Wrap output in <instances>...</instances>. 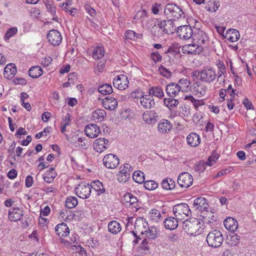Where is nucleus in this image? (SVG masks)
I'll list each match as a JSON object with an SVG mask.
<instances>
[{
	"label": "nucleus",
	"mask_w": 256,
	"mask_h": 256,
	"mask_svg": "<svg viewBox=\"0 0 256 256\" xmlns=\"http://www.w3.org/2000/svg\"><path fill=\"white\" fill-rule=\"evenodd\" d=\"M164 15L169 19H182L185 18V14L180 7L169 4L166 5L164 10Z\"/></svg>",
	"instance_id": "nucleus-1"
},
{
	"label": "nucleus",
	"mask_w": 256,
	"mask_h": 256,
	"mask_svg": "<svg viewBox=\"0 0 256 256\" xmlns=\"http://www.w3.org/2000/svg\"><path fill=\"white\" fill-rule=\"evenodd\" d=\"M206 242L208 246L211 247L219 248L224 242V236L220 231L214 230L208 234Z\"/></svg>",
	"instance_id": "nucleus-2"
},
{
	"label": "nucleus",
	"mask_w": 256,
	"mask_h": 256,
	"mask_svg": "<svg viewBox=\"0 0 256 256\" xmlns=\"http://www.w3.org/2000/svg\"><path fill=\"white\" fill-rule=\"evenodd\" d=\"M200 224L197 220L192 221L186 220L183 222V228L186 232L191 236H197L200 234L202 230Z\"/></svg>",
	"instance_id": "nucleus-3"
},
{
	"label": "nucleus",
	"mask_w": 256,
	"mask_h": 256,
	"mask_svg": "<svg viewBox=\"0 0 256 256\" xmlns=\"http://www.w3.org/2000/svg\"><path fill=\"white\" fill-rule=\"evenodd\" d=\"M148 228V224L145 220H144L142 218L140 220H137L134 224V231H130V234L133 235L136 239L134 240V242L137 244L140 240H141V238H138L136 236L137 234H140L142 235H146V233L147 232Z\"/></svg>",
	"instance_id": "nucleus-4"
},
{
	"label": "nucleus",
	"mask_w": 256,
	"mask_h": 256,
	"mask_svg": "<svg viewBox=\"0 0 256 256\" xmlns=\"http://www.w3.org/2000/svg\"><path fill=\"white\" fill-rule=\"evenodd\" d=\"M173 212L178 220H182L191 214V211L188 206L184 203L175 205L173 208Z\"/></svg>",
	"instance_id": "nucleus-5"
},
{
	"label": "nucleus",
	"mask_w": 256,
	"mask_h": 256,
	"mask_svg": "<svg viewBox=\"0 0 256 256\" xmlns=\"http://www.w3.org/2000/svg\"><path fill=\"white\" fill-rule=\"evenodd\" d=\"M133 168L130 164L125 163L120 167L116 179L120 182L124 183L130 178Z\"/></svg>",
	"instance_id": "nucleus-6"
},
{
	"label": "nucleus",
	"mask_w": 256,
	"mask_h": 256,
	"mask_svg": "<svg viewBox=\"0 0 256 256\" xmlns=\"http://www.w3.org/2000/svg\"><path fill=\"white\" fill-rule=\"evenodd\" d=\"M192 38L193 42L202 46L206 45L208 40L207 34L200 30H196L193 32Z\"/></svg>",
	"instance_id": "nucleus-7"
},
{
	"label": "nucleus",
	"mask_w": 256,
	"mask_h": 256,
	"mask_svg": "<svg viewBox=\"0 0 256 256\" xmlns=\"http://www.w3.org/2000/svg\"><path fill=\"white\" fill-rule=\"evenodd\" d=\"M74 190L77 196L82 199H86L89 198L91 193L90 185L86 182L80 184Z\"/></svg>",
	"instance_id": "nucleus-8"
},
{
	"label": "nucleus",
	"mask_w": 256,
	"mask_h": 256,
	"mask_svg": "<svg viewBox=\"0 0 256 256\" xmlns=\"http://www.w3.org/2000/svg\"><path fill=\"white\" fill-rule=\"evenodd\" d=\"M200 78L202 82H210L216 78V72L212 68H204L198 72Z\"/></svg>",
	"instance_id": "nucleus-9"
},
{
	"label": "nucleus",
	"mask_w": 256,
	"mask_h": 256,
	"mask_svg": "<svg viewBox=\"0 0 256 256\" xmlns=\"http://www.w3.org/2000/svg\"><path fill=\"white\" fill-rule=\"evenodd\" d=\"M109 140L105 138H100L94 140L93 144V148L94 150L98 152H102L107 150L110 146Z\"/></svg>",
	"instance_id": "nucleus-10"
},
{
	"label": "nucleus",
	"mask_w": 256,
	"mask_h": 256,
	"mask_svg": "<svg viewBox=\"0 0 256 256\" xmlns=\"http://www.w3.org/2000/svg\"><path fill=\"white\" fill-rule=\"evenodd\" d=\"M182 50L184 54H199L202 52L203 47L195 42H193L182 46Z\"/></svg>",
	"instance_id": "nucleus-11"
},
{
	"label": "nucleus",
	"mask_w": 256,
	"mask_h": 256,
	"mask_svg": "<svg viewBox=\"0 0 256 256\" xmlns=\"http://www.w3.org/2000/svg\"><path fill=\"white\" fill-rule=\"evenodd\" d=\"M103 162L106 167L110 169L116 168L119 164L118 157L112 154L105 156L103 158Z\"/></svg>",
	"instance_id": "nucleus-12"
},
{
	"label": "nucleus",
	"mask_w": 256,
	"mask_h": 256,
	"mask_svg": "<svg viewBox=\"0 0 256 256\" xmlns=\"http://www.w3.org/2000/svg\"><path fill=\"white\" fill-rule=\"evenodd\" d=\"M193 178L188 172H182L178 178V184L182 188H188L192 185Z\"/></svg>",
	"instance_id": "nucleus-13"
},
{
	"label": "nucleus",
	"mask_w": 256,
	"mask_h": 256,
	"mask_svg": "<svg viewBox=\"0 0 256 256\" xmlns=\"http://www.w3.org/2000/svg\"><path fill=\"white\" fill-rule=\"evenodd\" d=\"M128 77L124 74H120L115 77L113 80L114 86L119 90H124L128 88Z\"/></svg>",
	"instance_id": "nucleus-14"
},
{
	"label": "nucleus",
	"mask_w": 256,
	"mask_h": 256,
	"mask_svg": "<svg viewBox=\"0 0 256 256\" xmlns=\"http://www.w3.org/2000/svg\"><path fill=\"white\" fill-rule=\"evenodd\" d=\"M176 32L180 39L187 40L192 38L194 31L190 26L185 25L178 27Z\"/></svg>",
	"instance_id": "nucleus-15"
},
{
	"label": "nucleus",
	"mask_w": 256,
	"mask_h": 256,
	"mask_svg": "<svg viewBox=\"0 0 256 256\" xmlns=\"http://www.w3.org/2000/svg\"><path fill=\"white\" fill-rule=\"evenodd\" d=\"M24 216V210L18 207H12L8 210V219L11 222L20 220Z\"/></svg>",
	"instance_id": "nucleus-16"
},
{
	"label": "nucleus",
	"mask_w": 256,
	"mask_h": 256,
	"mask_svg": "<svg viewBox=\"0 0 256 256\" xmlns=\"http://www.w3.org/2000/svg\"><path fill=\"white\" fill-rule=\"evenodd\" d=\"M49 42L54 46L60 45L62 40V36L57 30H52L49 31L47 34Z\"/></svg>",
	"instance_id": "nucleus-17"
},
{
	"label": "nucleus",
	"mask_w": 256,
	"mask_h": 256,
	"mask_svg": "<svg viewBox=\"0 0 256 256\" xmlns=\"http://www.w3.org/2000/svg\"><path fill=\"white\" fill-rule=\"evenodd\" d=\"M86 135L90 138H96L100 133V128L95 124H90L84 128Z\"/></svg>",
	"instance_id": "nucleus-18"
},
{
	"label": "nucleus",
	"mask_w": 256,
	"mask_h": 256,
	"mask_svg": "<svg viewBox=\"0 0 256 256\" xmlns=\"http://www.w3.org/2000/svg\"><path fill=\"white\" fill-rule=\"evenodd\" d=\"M175 26L171 19L161 22V30H163L164 33L168 34H172L176 30Z\"/></svg>",
	"instance_id": "nucleus-19"
},
{
	"label": "nucleus",
	"mask_w": 256,
	"mask_h": 256,
	"mask_svg": "<svg viewBox=\"0 0 256 256\" xmlns=\"http://www.w3.org/2000/svg\"><path fill=\"white\" fill-rule=\"evenodd\" d=\"M240 37L239 32L235 29L230 28L225 33L224 38L228 41L234 42L238 41Z\"/></svg>",
	"instance_id": "nucleus-20"
},
{
	"label": "nucleus",
	"mask_w": 256,
	"mask_h": 256,
	"mask_svg": "<svg viewBox=\"0 0 256 256\" xmlns=\"http://www.w3.org/2000/svg\"><path fill=\"white\" fill-rule=\"evenodd\" d=\"M187 144L192 147H196L200 143V136L196 132H191L186 136Z\"/></svg>",
	"instance_id": "nucleus-21"
},
{
	"label": "nucleus",
	"mask_w": 256,
	"mask_h": 256,
	"mask_svg": "<svg viewBox=\"0 0 256 256\" xmlns=\"http://www.w3.org/2000/svg\"><path fill=\"white\" fill-rule=\"evenodd\" d=\"M102 104L105 108L112 110L117 107L118 102L112 97H106L102 100Z\"/></svg>",
	"instance_id": "nucleus-22"
},
{
	"label": "nucleus",
	"mask_w": 256,
	"mask_h": 256,
	"mask_svg": "<svg viewBox=\"0 0 256 256\" xmlns=\"http://www.w3.org/2000/svg\"><path fill=\"white\" fill-rule=\"evenodd\" d=\"M193 205L196 210H199L202 212L208 208L206 200L202 197L196 198L194 202Z\"/></svg>",
	"instance_id": "nucleus-23"
},
{
	"label": "nucleus",
	"mask_w": 256,
	"mask_h": 256,
	"mask_svg": "<svg viewBox=\"0 0 256 256\" xmlns=\"http://www.w3.org/2000/svg\"><path fill=\"white\" fill-rule=\"evenodd\" d=\"M225 228L230 232H235L238 228V223L234 218L228 217L224 222Z\"/></svg>",
	"instance_id": "nucleus-24"
},
{
	"label": "nucleus",
	"mask_w": 256,
	"mask_h": 256,
	"mask_svg": "<svg viewBox=\"0 0 256 256\" xmlns=\"http://www.w3.org/2000/svg\"><path fill=\"white\" fill-rule=\"evenodd\" d=\"M56 234L60 236H67L70 234V230L66 224L60 223L55 228Z\"/></svg>",
	"instance_id": "nucleus-25"
},
{
	"label": "nucleus",
	"mask_w": 256,
	"mask_h": 256,
	"mask_svg": "<svg viewBox=\"0 0 256 256\" xmlns=\"http://www.w3.org/2000/svg\"><path fill=\"white\" fill-rule=\"evenodd\" d=\"M16 72V68L14 64H7L4 71V78L8 79H11L14 78Z\"/></svg>",
	"instance_id": "nucleus-26"
},
{
	"label": "nucleus",
	"mask_w": 256,
	"mask_h": 256,
	"mask_svg": "<svg viewBox=\"0 0 256 256\" xmlns=\"http://www.w3.org/2000/svg\"><path fill=\"white\" fill-rule=\"evenodd\" d=\"M177 84L180 91L182 92H188L191 88L190 80L186 78L178 80Z\"/></svg>",
	"instance_id": "nucleus-27"
},
{
	"label": "nucleus",
	"mask_w": 256,
	"mask_h": 256,
	"mask_svg": "<svg viewBox=\"0 0 256 256\" xmlns=\"http://www.w3.org/2000/svg\"><path fill=\"white\" fill-rule=\"evenodd\" d=\"M152 96L150 95H144L141 96L140 102L142 106L145 108H150L153 106L155 103L154 99H152Z\"/></svg>",
	"instance_id": "nucleus-28"
},
{
	"label": "nucleus",
	"mask_w": 256,
	"mask_h": 256,
	"mask_svg": "<svg viewBox=\"0 0 256 256\" xmlns=\"http://www.w3.org/2000/svg\"><path fill=\"white\" fill-rule=\"evenodd\" d=\"M178 219L176 218L169 217L165 219L164 226L168 230H172L176 228L178 226Z\"/></svg>",
	"instance_id": "nucleus-29"
},
{
	"label": "nucleus",
	"mask_w": 256,
	"mask_h": 256,
	"mask_svg": "<svg viewBox=\"0 0 256 256\" xmlns=\"http://www.w3.org/2000/svg\"><path fill=\"white\" fill-rule=\"evenodd\" d=\"M175 182L170 178L164 179L161 182V187L164 190H171L174 188Z\"/></svg>",
	"instance_id": "nucleus-30"
},
{
	"label": "nucleus",
	"mask_w": 256,
	"mask_h": 256,
	"mask_svg": "<svg viewBox=\"0 0 256 256\" xmlns=\"http://www.w3.org/2000/svg\"><path fill=\"white\" fill-rule=\"evenodd\" d=\"M108 230L112 234H116L122 230L120 224L116 220L110 221L108 224Z\"/></svg>",
	"instance_id": "nucleus-31"
},
{
	"label": "nucleus",
	"mask_w": 256,
	"mask_h": 256,
	"mask_svg": "<svg viewBox=\"0 0 256 256\" xmlns=\"http://www.w3.org/2000/svg\"><path fill=\"white\" fill-rule=\"evenodd\" d=\"M90 185V190L93 188L95 190L98 195H100L105 192V189L104 186L100 182L99 180H94L92 182Z\"/></svg>",
	"instance_id": "nucleus-32"
},
{
	"label": "nucleus",
	"mask_w": 256,
	"mask_h": 256,
	"mask_svg": "<svg viewBox=\"0 0 256 256\" xmlns=\"http://www.w3.org/2000/svg\"><path fill=\"white\" fill-rule=\"evenodd\" d=\"M184 100H187L192 103L194 108L196 110H198L200 106H204L205 104L204 100L196 99L191 95L186 96Z\"/></svg>",
	"instance_id": "nucleus-33"
},
{
	"label": "nucleus",
	"mask_w": 256,
	"mask_h": 256,
	"mask_svg": "<svg viewBox=\"0 0 256 256\" xmlns=\"http://www.w3.org/2000/svg\"><path fill=\"white\" fill-rule=\"evenodd\" d=\"M156 116L154 111H146L143 114V119L147 123H154L156 121Z\"/></svg>",
	"instance_id": "nucleus-34"
},
{
	"label": "nucleus",
	"mask_w": 256,
	"mask_h": 256,
	"mask_svg": "<svg viewBox=\"0 0 256 256\" xmlns=\"http://www.w3.org/2000/svg\"><path fill=\"white\" fill-rule=\"evenodd\" d=\"M56 176V173L54 170V168H50L46 170L44 177V180L48 183H51Z\"/></svg>",
	"instance_id": "nucleus-35"
},
{
	"label": "nucleus",
	"mask_w": 256,
	"mask_h": 256,
	"mask_svg": "<svg viewBox=\"0 0 256 256\" xmlns=\"http://www.w3.org/2000/svg\"><path fill=\"white\" fill-rule=\"evenodd\" d=\"M166 91L170 96L173 97L178 94L180 90L177 84H171L166 86Z\"/></svg>",
	"instance_id": "nucleus-36"
},
{
	"label": "nucleus",
	"mask_w": 256,
	"mask_h": 256,
	"mask_svg": "<svg viewBox=\"0 0 256 256\" xmlns=\"http://www.w3.org/2000/svg\"><path fill=\"white\" fill-rule=\"evenodd\" d=\"M43 71L39 66H34L28 70V74L32 78H37L42 75Z\"/></svg>",
	"instance_id": "nucleus-37"
},
{
	"label": "nucleus",
	"mask_w": 256,
	"mask_h": 256,
	"mask_svg": "<svg viewBox=\"0 0 256 256\" xmlns=\"http://www.w3.org/2000/svg\"><path fill=\"white\" fill-rule=\"evenodd\" d=\"M106 114L104 110L98 109L92 112V118L94 121L101 122L104 120Z\"/></svg>",
	"instance_id": "nucleus-38"
},
{
	"label": "nucleus",
	"mask_w": 256,
	"mask_h": 256,
	"mask_svg": "<svg viewBox=\"0 0 256 256\" xmlns=\"http://www.w3.org/2000/svg\"><path fill=\"white\" fill-rule=\"evenodd\" d=\"M104 50L102 46H97L93 50L92 58L95 60H99L104 56Z\"/></svg>",
	"instance_id": "nucleus-39"
},
{
	"label": "nucleus",
	"mask_w": 256,
	"mask_h": 256,
	"mask_svg": "<svg viewBox=\"0 0 256 256\" xmlns=\"http://www.w3.org/2000/svg\"><path fill=\"white\" fill-rule=\"evenodd\" d=\"M98 92L102 94H109L112 93V88L110 84H105L100 85L98 88Z\"/></svg>",
	"instance_id": "nucleus-40"
},
{
	"label": "nucleus",
	"mask_w": 256,
	"mask_h": 256,
	"mask_svg": "<svg viewBox=\"0 0 256 256\" xmlns=\"http://www.w3.org/2000/svg\"><path fill=\"white\" fill-rule=\"evenodd\" d=\"M158 236V230L155 226H152L150 228H148L147 232L146 233V238L148 240H154Z\"/></svg>",
	"instance_id": "nucleus-41"
},
{
	"label": "nucleus",
	"mask_w": 256,
	"mask_h": 256,
	"mask_svg": "<svg viewBox=\"0 0 256 256\" xmlns=\"http://www.w3.org/2000/svg\"><path fill=\"white\" fill-rule=\"evenodd\" d=\"M78 203V199L76 197L69 196L66 200L65 206L68 208H72L76 206Z\"/></svg>",
	"instance_id": "nucleus-42"
},
{
	"label": "nucleus",
	"mask_w": 256,
	"mask_h": 256,
	"mask_svg": "<svg viewBox=\"0 0 256 256\" xmlns=\"http://www.w3.org/2000/svg\"><path fill=\"white\" fill-rule=\"evenodd\" d=\"M133 180L136 182L142 184L144 181V176L143 172L140 170L134 172L132 174Z\"/></svg>",
	"instance_id": "nucleus-43"
},
{
	"label": "nucleus",
	"mask_w": 256,
	"mask_h": 256,
	"mask_svg": "<svg viewBox=\"0 0 256 256\" xmlns=\"http://www.w3.org/2000/svg\"><path fill=\"white\" fill-rule=\"evenodd\" d=\"M172 128V124L169 120L165 119L161 120V132L167 133Z\"/></svg>",
	"instance_id": "nucleus-44"
},
{
	"label": "nucleus",
	"mask_w": 256,
	"mask_h": 256,
	"mask_svg": "<svg viewBox=\"0 0 256 256\" xmlns=\"http://www.w3.org/2000/svg\"><path fill=\"white\" fill-rule=\"evenodd\" d=\"M150 220L154 222H158L160 220V212L156 209H152L150 212Z\"/></svg>",
	"instance_id": "nucleus-45"
},
{
	"label": "nucleus",
	"mask_w": 256,
	"mask_h": 256,
	"mask_svg": "<svg viewBox=\"0 0 256 256\" xmlns=\"http://www.w3.org/2000/svg\"><path fill=\"white\" fill-rule=\"evenodd\" d=\"M220 2L218 0H209L207 3L208 9L210 11L216 12L220 6Z\"/></svg>",
	"instance_id": "nucleus-46"
},
{
	"label": "nucleus",
	"mask_w": 256,
	"mask_h": 256,
	"mask_svg": "<svg viewBox=\"0 0 256 256\" xmlns=\"http://www.w3.org/2000/svg\"><path fill=\"white\" fill-rule=\"evenodd\" d=\"M206 87L204 85L196 84L194 86V92L198 97L204 96L206 93Z\"/></svg>",
	"instance_id": "nucleus-47"
},
{
	"label": "nucleus",
	"mask_w": 256,
	"mask_h": 256,
	"mask_svg": "<svg viewBox=\"0 0 256 256\" xmlns=\"http://www.w3.org/2000/svg\"><path fill=\"white\" fill-rule=\"evenodd\" d=\"M164 104L168 108L171 109L173 107L176 106L178 102L172 98H165L164 99Z\"/></svg>",
	"instance_id": "nucleus-48"
},
{
	"label": "nucleus",
	"mask_w": 256,
	"mask_h": 256,
	"mask_svg": "<svg viewBox=\"0 0 256 256\" xmlns=\"http://www.w3.org/2000/svg\"><path fill=\"white\" fill-rule=\"evenodd\" d=\"M78 140V145L80 148L82 150H87L90 144L88 140L85 138L78 137L76 136Z\"/></svg>",
	"instance_id": "nucleus-49"
},
{
	"label": "nucleus",
	"mask_w": 256,
	"mask_h": 256,
	"mask_svg": "<svg viewBox=\"0 0 256 256\" xmlns=\"http://www.w3.org/2000/svg\"><path fill=\"white\" fill-rule=\"evenodd\" d=\"M219 156H220L217 152H213L211 156L208 158V161L206 162V166H213L216 162Z\"/></svg>",
	"instance_id": "nucleus-50"
},
{
	"label": "nucleus",
	"mask_w": 256,
	"mask_h": 256,
	"mask_svg": "<svg viewBox=\"0 0 256 256\" xmlns=\"http://www.w3.org/2000/svg\"><path fill=\"white\" fill-rule=\"evenodd\" d=\"M206 162H205L204 161H200L195 164L194 170L196 172H202L206 170Z\"/></svg>",
	"instance_id": "nucleus-51"
},
{
	"label": "nucleus",
	"mask_w": 256,
	"mask_h": 256,
	"mask_svg": "<svg viewBox=\"0 0 256 256\" xmlns=\"http://www.w3.org/2000/svg\"><path fill=\"white\" fill-rule=\"evenodd\" d=\"M125 36L126 38L135 40L140 38L141 34H138L134 31L128 30L126 32Z\"/></svg>",
	"instance_id": "nucleus-52"
},
{
	"label": "nucleus",
	"mask_w": 256,
	"mask_h": 256,
	"mask_svg": "<svg viewBox=\"0 0 256 256\" xmlns=\"http://www.w3.org/2000/svg\"><path fill=\"white\" fill-rule=\"evenodd\" d=\"M46 7L48 12H50L52 16V20H57L58 17L56 14V12L55 7L52 4H46Z\"/></svg>",
	"instance_id": "nucleus-53"
},
{
	"label": "nucleus",
	"mask_w": 256,
	"mask_h": 256,
	"mask_svg": "<svg viewBox=\"0 0 256 256\" xmlns=\"http://www.w3.org/2000/svg\"><path fill=\"white\" fill-rule=\"evenodd\" d=\"M158 186V184L153 180H147L144 182V188L148 190H154Z\"/></svg>",
	"instance_id": "nucleus-54"
},
{
	"label": "nucleus",
	"mask_w": 256,
	"mask_h": 256,
	"mask_svg": "<svg viewBox=\"0 0 256 256\" xmlns=\"http://www.w3.org/2000/svg\"><path fill=\"white\" fill-rule=\"evenodd\" d=\"M18 32V28L16 27H13L8 30L5 34L4 38L6 40H8L11 37L14 36Z\"/></svg>",
	"instance_id": "nucleus-55"
},
{
	"label": "nucleus",
	"mask_w": 256,
	"mask_h": 256,
	"mask_svg": "<svg viewBox=\"0 0 256 256\" xmlns=\"http://www.w3.org/2000/svg\"><path fill=\"white\" fill-rule=\"evenodd\" d=\"M217 66L220 69V71L218 72V79H220L222 76V74H224L225 70V66L222 61H218L217 63Z\"/></svg>",
	"instance_id": "nucleus-56"
},
{
	"label": "nucleus",
	"mask_w": 256,
	"mask_h": 256,
	"mask_svg": "<svg viewBox=\"0 0 256 256\" xmlns=\"http://www.w3.org/2000/svg\"><path fill=\"white\" fill-rule=\"evenodd\" d=\"M146 238H144V239L142 242L140 246V248L144 251L142 252H146L149 250V246H148V240Z\"/></svg>",
	"instance_id": "nucleus-57"
},
{
	"label": "nucleus",
	"mask_w": 256,
	"mask_h": 256,
	"mask_svg": "<svg viewBox=\"0 0 256 256\" xmlns=\"http://www.w3.org/2000/svg\"><path fill=\"white\" fill-rule=\"evenodd\" d=\"M149 95L158 98L160 95V88L158 87H152L149 90Z\"/></svg>",
	"instance_id": "nucleus-58"
},
{
	"label": "nucleus",
	"mask_w": 256,
	"mask_h": 256,
	"mask_svg": "<svg viewBox=\"0 0 256 256\" xmlns=\"http://www.w3.org/2000/svg\"><path fill=\"white\" fill-rule=\"evenodd\" d=\"M84 10L92 17H94L96 15V11L94 9L92 8L89 4H86L84 6Z\"/></svg>",
	"instance_id": "nucleus-59"
},
{
	"label": "nucleus",
	"mask_w": 256,
	"mask_h": 256,
	"mask_svg": "<svg viewBox=\"0 0 256 256\" xmlns=\"http://www.w3.org/2000/svg\"><path fill=\"white\" fill-rule=\"evenodd\" d=\"M240 240V236L236 234H233L230 236V240L232 242L231 244L234 246L237 245L239 243Z\"/></svg>",
	"instance_id": "nucleus-60"
},
{
	"label": "nucleus",
	"mask_w": 256,
	"mask_h": 256,
	"mask_svg": "<svg viewBox=\"0 0 256 256\" xmlns=\"http://www.w3.org/2000/svg\"><path fill=\"white\" fill-rule=\"evenodd\" d=\"M161 76H164L166 78H169L172 76V72L163 66H161Z\"/></svg>",
	"instance_id": "nucleus-61"
},
{
	"label": "nucleus",
	"mask_w": 256,
	"mask_h": 256,
	"mask_svg": "<svg viewBox=\"0 0 256 256\" xmlns=\"http://www.w3.org/2000/svg\"><path fill=\"white\" fill-rule=\"evenodd\" d=\"M70 114L69 113H68L64 118L61 125L64 126H70Z\"/></svg>",
	"instance_id": "nucleus-62"
},
{
	"label": "nucleus",
	"mask_w": 256,
	"mask_h": 256,
	"mask_svg": "<svg viewBox=\"0 0 256 256\" xmlns=\"http://www.w3.org/2000/svg\"><path fill=\"white\" fill-rule=\"evenodd\" d=\"M50 128L48 127L45 128L42 132L36 134L35 136V137L36 138L39 139L44 136H46V133H50Z\"/></svg>",
	"instance_id": "nucleus-63"
},
{
	"label": "nucleus",
	"mask_w": 256,
	"mask_h": 256,
	"mask_svg": "<svg viewBox=\"0 0 256 256\" xmlns=\"http://www.w3.org/2000/svg\"><path fill=\"white\" fill-rule=\"evenodd\" d=\"M132 194L130 193H126L124 194L122 201L123 203L126 206H129V203L130 202V198H131Z\"/></svg>",
	"instance_id": "nucleus-64"
}]
</instances>
